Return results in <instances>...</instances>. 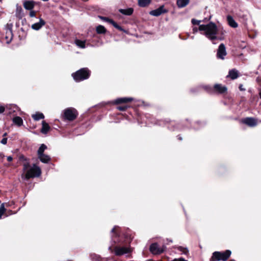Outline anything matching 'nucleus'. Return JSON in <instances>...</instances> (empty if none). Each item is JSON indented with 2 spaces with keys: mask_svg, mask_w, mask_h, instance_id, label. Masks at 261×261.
I'll list each match as a JSON object with an SVG mask.
<instances>
[{
  "mask_svg": "<svg viewBox=\"0 0 261 261\" xmlns=\"http://www.w3.org/2000/svg\"><path fill=\"white\" fill-rule=\"evenodd\" d=\"M96 32L98 34H103L106 32V30L103 26L99 25L96 28Z\"/></svg>",
  "mask_w": 261,
  "mask_h": 261,
  "instance_id": "obj_29",
  "label": "nucleus"
},
{
  "mask_svg": "<svg viewBox=\"0 0 261 261\" xmlns=\"http://www.w3.org/2000/svg\"><path fill=\"white\" fill-rule=\"evenodd\" d=\"M231 252L226 250L224 252L215 251L213 252L210 261H226L230 256Z\"/></svg>",
  "mask_w": 261,
  "mask_h": 261,
  "instance_id": "obj_2",
  "label": "nucleus"
},
{
  "mask_svg": "<svg viewBox=\"0 0 261 261\" xmlns=\"http://www.w3.org/2000/svg\"><path fill=\"white\" fill-rule=\"evenodd\" d=\"M45 24V21L41 18H40L39 22L33 24L31 28L32 29L37 31L40 30Z\"/></svg>",
  "mask_w": 261,
  "mask_h": 261,
  "instance_id": "obj_13",
  "label": "nucleus"
},
{
  "mask_svg": "<svg viewBox=\"0 0 261 261\" xmlns=\"http://www.w3.org/2000/svg\"><path fill=\"white\" fill-rule=\"evenodd\" d=\"M202 21V20H199L194 18L191 20V22L193 25H198L199 26L201 25L200 23Z\"/></svg>",
  "mask_w": 261,
  "mask_h": 261,
  "instance_id": "obj_31",
  "label": "nucleus"
},
{
  "mask_svg": "<svg viewBox=\"0 0 261 261\" xmlns=\"http://www.w3.org/2000/svg\"><path fill=\"white\" fill-rule=\"evenodd\" d=\"M167 11L164 9V6H160L159 8L152 10L149 12V14L154 16H159L161 14L166 13Z\"/></svg>",
  "mask_w": 261,
  "mask_h": 261,
  "instance_id": "obj_10",
  "label": "nucleus"
},
{
  "mask_svg": "<svg viewBox=\"0 0 261 261\" xmlns=\"http://www.w3.org/2000/svg\"><path fill=\"white\" fill-rule=\"evenodd\" d=\"M149 249L151 252L154 254H161L163 252L164 250L163 248H159L156 243L152 244L150 246Z\"/></svg>",
  "mask_w": 261,
  "mask_h": 261,
  "instance_id": "obj_9",
  "label": "nucleus"
},
{
  "mask_svg": "<svg viewBox=\"0 0 261 261\" xmlns=\"http://www.w3.org/2000/svg\"><path fill=\"white\" fill-rule=\"evenodd\" d=\"M5 111V107L0 106V114L3 113Z\"/></svg>",
  "mask_w": 261,
  "mask_h": 261,
  "instance_id": "obj_37",
  "label": "nucleus"
},
{
  "mask_svg": "<svg viewBox=\"0 0 261 261\" xmlns=\"http://www.w3.org/2000/svg\"><path fill=\"white\" fill-rule=\"evenodd\" d=\"M242 122L249 126L254 127L257 124V120L252 117H247L242 120Z\"/></svg>",
  "mask_w": 261,
  "mask_h": 261,
  "instance_id": "obj_8",
  "label": "nucleus"
},
{
  "mask_svg": "<svg viewBox=\"0 0 261 261\" xmlns=\"http://www.w3.org/2000/svg\"><path fill=\"white\" fill-rule=\"evenodd\" d=\"M228 76L232 80L236 79L238 77V71L236 69H232L229 71Z\"/></svg>",
  "mask_w": 261,
  "mask_h": 261,
  "instance_id": "obj_22",
  "label": "nucleus"
},
{
  "mask_svg": "<svg viewBox=\"0 0 261 261\" xmlns=\"http://www.w3.org/2000/svg\"><path fill=\"white\" fill-rule=\"evenodd\" d=\"M2 0H0V2H1Z\"/></svg>",
  "mask_w": 261,
  "mask_h": 261,
  "instance_id": "obj_46",
  "label": "nucleus"
},
{
  "mask_svg": "<svg viewBox=\"0 0 261 261\" xmlns=\"http://www.w3.org/2000/svg\"><path fill=\"white\" fill-rule=\"evenodd\" d=\"M242 87L240 86V90H242Z\"/></svg>",
  "mask_w": 261,
  "mask_h": 261,
  "instance_id": "obj_44",
  "label": "nucleus"
},
{
  "mask_svg": "<svg viewBox=\"0 0 261 261\" xmlns=\"http://www.w3.org/2000/svg\"><path fill=\"white\" fill-rule=\"evenodd\" d=\"M126 107L125 106H119V107H117V109L120 110V111H125L126 109Z\"/></svg>",
  "mask_w": 261,
  "mask_h": 261,
  "instance_id": "obj_34",
  "label": "nucleus"
},
{
  "mask_svg": "<svg viewBox=\"0 0 261 261\" xmlns=\"http://www.w3.org/2000/svg\"><path fill=\"white\" fill-rule=\"evenodd\" d=\"M5 212V208L4 207V204H2L0 206V219L2 218L3 215L4 214Z\"/></svg>",
  "mask_w": 261,
  "mask_h": 261,
  "instance_id": "obj_32",
  "label": "nucleus"
},
{
  "mask_svg": "<svg viewBox=\"0 0 261 261\" xmlns=\"http://www.w3.org/2000/svg\"><path fill=\"white\" fill-rule=\"evenodd\" d=\"M133 100L132 98H126V97H123V98H117L115 100V103L116 104H119L121 103H126L129 101H131Z\"/></svg>",
  "mask_w": 261,
  "mask_h": 261,
  "instance_id": "obj_18",
  "label": "nucleus"
},
{
  "mask_svg": "<svg viewBox=\"0 0 261 261\" xmlns=\"http://www.w3.org/2000/svg\"><path fill=\"white\" fill-rule=\"evenodd\" d=\"M199 31L198 28L197 27H194L193 28V33H196Z\"/></svg>",
  "mask_w": 261,
  "mask_h": 261,
  "instance_id": "obj_36",
  "label": "nucleus"
},
{
  "mask_svg": "<svg viewBox=\"0 0 261 261\" xmlns=\"http://www.w3.org/2000/svg\"><path fill=\"white\" fill-rule=\"evenodd\" d=\"M32 118L36 121H38L44 118V115L41 113H36L32 115Z\"/></svg>",
  "mask_w": 261,
  "mask_h": 261,
  "instance_id": "obj_26",
  "label": "nucleus"
},
{
  "mask_svg": "<svg viewBox=\"0 0 261 261\" xmlns=\"http://www.w3.org/2000/svg\"><path fill=\"white\" fill-rule=\"evenodd\" d=\"M24 8L28 10H32L34 7V2L32 1H27L23 3Z\"/></svg>",
  "mask_w": 261,
  "mask_h": 261,
  "instance_id": "obj_16",
  "label": "nucleus"
},
{
  "mask_svg": "<svg viewBox=\"0 0 261 261\" xmlns=\"http://www.w3.org/2000/svg\"><path fill=\"white\" fill-rule=\"evenodd\" d=\"M242 87L240 86V90H242Z\"/></svg>",
  "mask_w": 261,
  "mask_h": 261,
  "instance_id": "obj_43",
  "label": "nucleus"
},
{
  "mask_svg": "<svg viewBox=\"0 0 261 261\" xmlns=\"http://www.w3.org/2000/svg\"><path fill=\"white\" fill-rule=\"evenodd\" d=\"M100 18L105 21L108 22L112 24L114 27H115L116 29L121 31L124 32V30L122 29V28L120 26H119L116 22H115L114 20L112 19H109L108 17H103V16H100Z\"/></svg>",
  "mask_w": 261,
  "mask_h": 261,
  "instance_id": "obj_12",
  "label": "nucleus"
},
{
  "mask_svg": "<svg viewBox=\"0 0 261 261\" xmlns=\"http://www.w3.org/2000/svg\"><path fill=\"white\" fill-rule=\"evenodd\" d=\"M227 55L226 47L223 43L219 45L217 51V58L221 60H224Z\"/></svg>",
  "mask_w": 261,
  "mask_h": 261,
  "instance_id": "obj_7",
  "label": "nucleus"
},
{
  "mask_svg": "<svg viewBox=\"0 0 261 261\" xmlns=\"http://www.w3.org/2000/svg\"><path fill=\"white\" fill-rule=\"evenodd\" d=\"M177 249L178 251H180L182 254H187L189 252V250H188V249L187 248H184L181 246L177 247Z\"/></svg>",
  "mask_w": 261,
  "mask_h": 261,
  "instance_id": "obj_30",
  "label": "nucleus"
},
{
  "mask_svg": "<svg viewBox=\"0 0 261 261\" xmlns=\"http://www.w3.org/2000/svg\"><path fill=\"white\" fill-rule=\"evenodd\" d=\"M38 156L40 161L43 163H47L50 160V158L48 155L44 153Z\"/></svg>",
  "mask_w": 261,
  "mask_h": 261,
  "instance_id": "obj_17",
  "label": "nucleus"
},
{
  "mask_svg": "<svg viewBox=\"0 0 261 261\" xmlns=\"http://www.w3.org/2000/svg\"><path fill=\"white\" fill-rule=\"evenodd\" d=\"M7 135V134L6 133H4V135H3V136L5 137V136H6Z\"/></svg>",
  "mask_w": 261,
  "mask_h": 261,
  "instance_id": "obj_41",
  "label": "nucleus"
},
{
  "mask_svg": "<svg viewBox=\"0 0 261 261\" xmlns=\"http://www.w3.org/2000/svg\"><path fill=\"white\" fill-rule=\"evenodd\" d=\"M6 39L8 43H10L13 37L12 31L10 29H8L6 31Z\"/></svg>",
  "mask_w": 261,
  "mask_h": 261,
  "instance_id": "obj_21",
  "label": "nucleus"
},
{
  "mask_svg": "<svg viewBox=\"0 0 261 261\" xmlns=\"http://www.w3.org/2000/svg\"><path fill=\"white\" fill-rule=\"evenodd\" d=\"M119 11L122 14L129 16L133 14L134 10L132 8H129L125 9H120L119 10Z\"/></svg>",
  "mask_w": 261,
  "mask_h": 261,
  "instance_id": "obj_19",
  "label": "nucleus"
},
{
  "mask_svg": "<svg viewBox=\"0 0 261 261\" xmlns=\"http://www.w3.org/2000/svg\"><path fill=\"white\" fill-rule=\"evenodd\" d=\"M178 139L180 140H181L182 138L180 137H178Z\"/></svg>",
  "mask_w": 261,
  "mask_h": 261,
  "instance_id": "obj_42",
  "label": "nucleus"
},
{
  "mask_svg": "<svg viewBox=\"0 0 261 261\" xmlns=\"http://www.w3.org/2000/svg\"><path fill=\"white\" fill-rule=\"evenodd\" d=\"M25 178L28 179L34 177H39L41 174V169L39 167L34 164L29 169H27Z\"/></svg>",
  "mask_w": 261,
  "mask_h": 261,
  "instance_id": "obj_4",
  "label": "nucleus"
},
{
  "mask_svg": "<svg viewBox=\"0 0 261 261\" xmlns=\"http://www.w3.org/2000/svg\"><path fill=\"white\" fill-rule=\"evenodd\" d=\"M199 31L202 35H204L211 41L215 40H222L223 37H218V28L217 25L213 22H210L207 24L200 25L198 27Z\"/></svg>",
  "mask_w": 261,
  "mask_h": 261,
  "instance_id": "obj_1",
  "label": "nucleus"
},
{
  "mask_svg": "<svg viewBox=\"0 0 261 261\" xmlns=\"http://www.w3.org/2000/svg\"><path fill=\"white\" fill-rule=\"evenodd\" d=\"M189 3V0H177V5L179 8L186 7Z\"/></svg>",
  "mask_w": 261,
  "mask_h": 261,
  "instance_id": "obj_23",
  "label": "nucleus"
},
{
  "mask_svg": "<svg viewBox=\"0 0 261 261\" xmlns=\"http://www.w3.org/2000/svg\"><path fill=\"white\" fill-rule=\"evenodd\" d=\"M13 122L18 126H20L22 124V119L20 117H15L13 118Z\"/></svg>",
  "mask_w": 261,
  "mask_h": 261,
  "instance_id": "obj_27",
  "label": "nucleus"
},
{
  "mask_svg": "<svg viewBox=\"0 0 261 261\" xmlns=\"http://www.w3.org/2000/svg\"><path fill=\"white\" fill-rule=\"evenodd\" d=\"M114 250L116 255H122L130 252L129 248L125 247H116L115 248Z\"/></svg>",
  "mask_w": 261,
  "mask_h": 261,
  "instance_id": "obj_11",
  "label": "nucleus"
},
{
  "mask_svg": "<svg viewBox=\"0 0 261 261\" xmlns=\"http://www.w3.org/2000/svg\"><path fill=\"white\" fill-rule=\"evenodd\" d=\"M36 15V12L34 11H33L32 10H31V11L29 13V15L31 17H34Z\"/></svg>",
  "mask_w": 261,
  "mask_h": 261,
  "instance_id": "obj_33",
  "label": "nucleus"
},
{
  "mask_svg": "<svg viewBox=\"0 0 261 261\" xmlns=\"http://www.w3.org/2000/svg\"><path fill=\"white\" fill-rule=\"evenodd\" d=\"M204 89L207 90L208 92L211 93L214 90L220 94L225 93L227 91V88L225 86H223L221 84H215L214 87V89L209 86H205Z\"/></svg>",
  "mask_w": 261,
  "mask_h": 261,
  "instance_id": "obj_6",
  "label": "nucleus"
},
{
  "mask_svg": "<svg viewBox=\"0 0 261 261\" xmlns=\"http://www.w3.org/2000/svg\"><path fill=\"white\" fill-rule=\"evenodd\" d=\"M90 72L88 68H82L75 73H72V76L76 82H80L87 79L90 76Z\"/></svg>",
  "mask_w": 261,
  "mask_h": 261,
  "instance_id": "obj_3",
  "label": "nucleus"
},
{
  "mask_svg": "<svg viewBox=\"0 0 261 261\" xmlns=\"http://www.w3.org/2000/svg\"><path fill=\"white\" fill-rule=\"evenodd\" d=\"M19 160L20 162H23V171H26L28 167L30 166L29 162L27 161V158L23 155H21L19 157Z\"/></svg>",
  "mask_w": 261,
  "mask_h": 261,
  "instance_id": "obj_14",
  "label": "nucleus"
},
{
  "mask_svg": "<svg viewBox=\"0 0 261 261\" xmlns=\"http://www.w3.org/2000/svg\"><path fill=\"white\" fill-rule=\"evenodd\" d=\"M259 95H260V97L261 98V93H260Z\"/></svg>",
  "mask_w": 261,
  "mask_h": 261,
  "instance_id": "obj_45",
  "label": "nucleus"
},
{
  "mask_svg": "<svg viewBox=\"0 0 261 261\" xmlns=\"http://www.w3.org/2000/svg\"><path fill=\"white\" fill-rule=\"evenodd\" d=\"M151 3V0H138V5L141 7H145Z\"/></svg>",
  "mask_w": 261,
  "mask_h": 261,
  "instance_id": "obj_24",
  "label": "nucleus"
},
{
  "mask_svg": "<svg viewBox=\"0 0 261 261\" xmlns=\"http://www.w3.org/2000/svg\"><path fill=\"white\" fill-rule=\"evenodd\" d=\"M5 157L4 154L3 153H0V158L2 159L4 158Z\"/></svg>",
  "mask_w": 261,
  "mask_h": 261,
  "instance_id": "obj_40",
  "label": "nucleus"
},
{
  "mask_svg": "<svg viewBox=\"0 0 261 261\" xmlns=\"http://www.w3.org/2000/svg\"><path fill=\"white\" fill-rule=\"evenodd\" d=\"M118 227V226H114V227H113V228L112 229L111 231H112V232H114V231H115V230L117 229V228Z\"/></svg>",
  "mask_w": 261,
  "mask_h": 261,
  "instance_id": "obj_39",
  "label": "nucleus"
},
{
  "mask_svg": "<svg viewBox=\"0 0 261 261\" xmlns=\"http://www.w3.org/2000/svg\"><path fill=\"white\" fill-rule=\"evenodd\" d=\"M77 115V111L73 108H68L63 111V117L65 120L73 121Z\"/></svg>",
  "mask_w": 261,
  "mask_h": 261,
  "instance_id": "obj_5",
  "label": "nucleus"
},
{
  "mask_svg": "<svg viewBox=\"0 0 261 261\" xmlns=\"http://www.w3.org/2000/svg\"><path fill=\"white\" fill-rule=\"evenodd\" d=\"M1 143L3 145H6L7 143V138H4L1 141Z\"/></svg>",
  "mask_w": 261,
  "mask_h": 261,
  "instance_id": "obj_35",
  "label": "nucleus"
},
{
  "mask_svg": "<svg viewBox=\"0 0 261 261\" xmlns=\"http://www.w3.org/2000/svg\"><path fill=\"white\" fill-rule=\"evenodd\" d=\"M46 148H47V146L45 144H41V146L39 147V148L38 150V151H37L38 155L43 154V152Z\"/></svg>",
  "mask_w": 261,
  "mask_h": 261,
  "instance_id": "obj_28",
  "label": "nucleus"
},
{
  "mask_svg": "<svg viewBox=\"0 0 261 261\" xmlns=\"http://www.w3.org/2000/svg\"><path fill=\"white\" fill-rule=\"evenodd\" d=\"M227 20L229 25L230 27H231L233 28H236L238 27L237 23L235 21V20L233 19V18H232V16H231L230 15L227 16Z\"/></svg>",
  "mask_w": 261,
  "mask_h": 261,
  "instance_id": "obj_20",
  "label": "nucleus"
},
{
  "mask_svg": "<svg viewBox=\"0 0 261 261\" xmlns=\"http://www.w3.org/2000/svg\"><path fill=\"white\" fill-rule=\"evenodd\" d=\"M7 160L9 162H11L13 160V158L11 156H7Z\"/></svg>",
  "mask_w": 261,
  "mask_h": 261,
  "instance_id": "obj_38",
  "label": "nucleus"
},
{
  "mask_svg": "<svg viewBox=\"0 0 261 261\" xmlns=\"http://www.w3.org/2000/svg\"><path fill=\"white\" fill-rule=\"evenodd\" d=\"M85 41H83L79 39L75 40V44L80 48H84L86 47Z\"/></svg>",
  "mask_w": 261,
  "mask_h": 261,
  "instance_id": "obj_25",
  "label": "nucleus"
},
{
  "mask_svg": "<svg viewBox=\"0 0 261 261\" xmlns=\"http://www.w3.org/2000/svg\"><path fill=\"white\" fill-rule=\"evenodd\" d=\"M50 126L45 121H42V128L40 132L43 134H46L50 130Z\"/></svg>",
  "mask_w": 261,
  "mask_h": 261,
  "instance_id": "obj_15",
  "label": "nucleus"
}]
</instances>
